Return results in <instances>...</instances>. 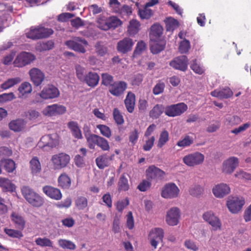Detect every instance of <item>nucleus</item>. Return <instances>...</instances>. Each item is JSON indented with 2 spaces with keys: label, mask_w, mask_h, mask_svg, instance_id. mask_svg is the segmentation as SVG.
I'll list each match as a JSON object with an SVG mask.
<instances>
[{
  "label": "nucleus",
  "mask_w": 251,
  "mask_h": 251,
  "mask_svg": "<svg viewBox=\"0 0 251 251\" xmlns=\"http://www.w3.org/2000/svg\"><path fill=\"white\" fill-rule=\"evenodd\" d=\"M21 191L25 200L33 206L39 207L43 204V199L28 186H23Z\"/></svg>",
  "instance_id": "1"
},
{
  "label": "nucleus",
  "mask_w": 251,
  "mask_h": 251,
  "mask_svg": "<svg viewBox=\"0 0 251 251\" xmlns=\"http://www.w3.org/2000/svg\"><path fill=\"white\" fill-rule=\"evenodd\" d=\"M53 31L51 28L42 26L31 27L30 30L25 34L27 38L33 40L47 38L51 35Z\"/></svg>",
  "instance_id": "2"
},
{
  "label": "nucleus",
  "mask_w": 251,
  "mask_h": 251,
  "mask_svg": "<svg viewBox=\"0 0 251 251\" xmlns=\"http://www.w3.org/2000/svg\"><path fill=\"white\" fill-rule=\"evenodd\" d=\"M65 44L70 49L84 53L86 51L85 47H86L88 43L85 39L81 37H74L72 39L66 41Z\"/></svg>",
  "instance_id": "3"
},
{
  "label": "nucleus",
  "mask_w": 251,
  "mask_h": 251,
  "mask_svg": "<svg viewBox=\"0 0 251 251\" xmlns=\"http://www.w3.org/2000/svg\"><path fill=\"white\" fill-rule=\"evenodd\" d=\"M204 155L200 152L196 151L185 155L183 158V162L187 166L194 167L203 163Z\"/></svg>",
  "instance_id": "4"
},
{
  "label": "nucleus",
  "mask_w": 251,
  "mask_h": 251,
  "mask_svg": "<svg viewBox=\"0 0 251 251\" xmlns=\"http://www.w3.org/2000/svg\"><path fill=\"white\" fill-rule=\"evenodd\" d=\"M70 161V156L65 153H60L53 155L51 159L53 169L55 170H61L65 168L69 163Z\"/></svg>",
  "instance_id": "5"
},
{
  "label": "nucleus",
  "mask_w": 251,
  "mask_h": 251,
  "mask_svg": "<svg viewBox=\"0 0 251 251\" xmlns=\"http://www.w3.org/2000/svg\"><path fill=\"white\" fill-rule=\"evenodd\" d=\"M188 109L187 105L183 102L168 105L165 108V114L171 117L181 115Z\"/></svg>",
  "instance_id": "6"
},
{
  "label": "nucleus",
  "mask_w": 251,
  "mask_h": 251,
  "mask_svg": "<svg viewBox=\"0 0 251 251\" xmlns=\"http://www.w3.org/2000/svg\"><path fill=\"white\" fill-rule=\"evenodd\" d=\"M35 59V56L33 54L25 51L20 53L13 61L14 66L16 67H24Z\"/></svg>",
  "instance_id": "7"
},
{
  "label": "nucleus",
  "mask_w": 251,
  "mask_h": 251,
  "mask_svg": "<svg viewBox=\"0 0 251 251\" xmlns=\"http://www.w3.org/2000/svg\"><path fill=\"white\" fill-rule=\"evenodd\" d=\"M179 189L174 183H168L162 188L161 195L165 199H172L177 198L179 194Z\"/></svg>",
  "instance_id": "8"
},
{
  "label": "nucleus",
  "mask_w": 251,
  "mask_h": 251,
  "mask_svg": "<svg viewBox=\"0 0 251 251\" xmlns=\"http://www.w3.org/2000/svg\"><path fill=\"white\" fill-rule=\"evenodd\" d=\"M146 178L151 181L157 182L162 180L165 175V173L158 167L151 165L146 170Z\"/></svg>",
  "instance_id": "9"
},
{
  "label": "nucleus",
  "mask_w": 251,
  "mask_h": 251,
  "mask_svg": "<svg viewBox=\"0 0 251 251\" xmlns=\"http://www.w3.org/2000/svg\"><path fill=\"white\" fill-rule=\"evenodd\" d=\"M245 204V200L242 197H233L228 198L226 202L227 207L229 211L233 214L240 211Z\"/></svg>",
  "instance_id": "10"
},
{
  "label": "nucleus",
  "mask_w": 251,
  "mask_h": 251,
  "mask_svg": "<svg viewBox=\"0 0 251 251\" xmlns=\"http://www.w3.org/2000/svg\"><path fill=\"white\" fill-rule=\"evenodd\" d=\"M66 112V107L63 105L53 104L48 105L42 110L44 115L47 117H52L57 115H62Z\"/></svg>",
  "instance_id": "11"
},
{
  "label": "nucleus",
  "mask_w": 251,
  "mask_h": 251,
  "mask_svg": "<svg viewBox=\"0 0 251 251\" xmlns=\"http://www.w3.org/2000/svg\"><path fill=\"white\" fill-rule=\"evenodd\" d=\"M58 144V140L56 134L46 135L42 137L39 142L38 146L43 149L48 147L53 148Z\"/></svg>",
  "instance_id": "12"
},
{
  "label": "nucleus",
  "mask_w": 251,
  "mask_h": 251,
  "mask_svg": "<svg viewBox=\"0 0 251 251\" xmlns=\"http://www.w3.org/2000/svg\"><path fill=\"white\" fill-rule=\"evenodd\" d=\"M39 95L44 100L53 99L59 96L60 92L55 86L49 84L43 88Z\"/></svg>",
  "instance_id": "13"
},
{
  "label": "nucleus",
  "mask_w": 251,
  "mask_h": 251,
  "mask_svg": "<svg viewBox=\"0 0 251 251\" xmlns=\"http://www.w3.org/2000/svg\"><path fill=\"white\" fill-rule=\"evenodd\" d=\"M180 218V210L177 207H174L167 212L165 221L169 226H175L178 224Z\"/></svg>",
  "instance_id": "14"
},
{
  "label": "nucleus",
  "mask_w": 251,
  "mask_h": 251,
  "mask_svg": "<svg viewBox=\"0 0 251 251\" xmlns=\"http://www.w3.org/2000/svg\"><path fill=\"white\" fill-rule=\"evenodd\" d=\"M203 220L207 222L212 227L213 230H221L222 223L219 218L212 211L205 212L202 216Z\"/></svg>",
  "instance_id": "15"
},
{
  "label": "nucleus",
  "mask_w": 251,
  "mask_h": 251,
  "mask_svg": "<svg viewBox=\"0 0 251 251\" xmlns=\"http://www.w3.org/2000/svg\"><path fill=\"white\" fill-rule=\"evenodd\" d=\"M28 74L30 80L35 86H40L45 79V74L37 68L31 69L28 72Z\"/></svg>",
  "instance_id": "16"
},
{
  "label": "nucleus",
  "mask_w": 251,
  "mask_h": 251,
  "mask_svg": "<svg viewBox=\"0 0 251 251\" xmlns=\"http://www.w3.org/2000/svg\"><path fill=\"white\" fill-rule=\"evenodd\" d=\"M164 237V231L161 228H154L150 231L149 235L151 245L156 248L157 244L162 242Z\"/></svg>",
  "instance_id": "17"
},
{
  "label": "nucleus",
  "mask_w": 251,
  "mask_h": 251,
  "mask_svg": "<svg viewBox=\"0 0 251 251\" xmlns=\"http://www.w3.org/2000/svg\"><path fill=\"white\" fill-rule=\"evenodd\" d=\"M170 65L175 69L185 71L187 69V57L185 55L176 57L170 62Z\"/></svg>",
  "instance_id": "18"
},
{
  "label": "nucleus",
  "mask_w": 251,
  "mask_h": 251,
  "mask_svg": "<svg viewBox=\"0 0 251 251\" xmlns=\"http://www.w3.org/2000/svg\"><path fill=\"white\" fill-rule=\"evenodd\" d=\"M239 161L237 158L231 157L224 161L223 163L222 171L226 174H231L238 166Z\"/></svg>",
  "instance_id": "19"
},
{
  "label": "nucleus",
  "mask_w": 251,
  "mask_h": 251,
  "mask_svg": "<svg viewBox=\"0 0 251 251\" xmlns=\"http://www.w3.org/2000/svg\"><path fill=\"white\" fill-rule=\"evenodd\" d=\"M134 44V42L132 39L126 37L118 43L117 49L118 51L126 53L131 50Z\"/></svg>",
  "instance_id": "20"
},
{
  "label": "nucleus",
  "mask_w": 251,
  "mask_h": 251,
  "mask_svg": "<svg viewBox=\"0 0 251 251\" xmlns=\"http://www.w3.org/2000/svg\"><path fill=\"white\" fill-rule=\"evenodd\" d=\"M126 88L127 84L125 82L116 81L109 88V91L113 96H120L124 93Z\"/></svg>",
  "instance_id": "21"
},
{
  "label": "nucleus",
  "mask_w": 251,
  "mask_h": 251,
  "mask_svg": "<svg viewBox=\"0 0 251 251\" xmlns=\"http://www.w3.org/2000/svg\"><path fill=\"white\" fill-rule=\"evenodd\" d=\"M214 195L218 198H223L230 192L229 186L224 183L217 184L212 189Z\"/></svg>",
  "instance_id": "22"
},
{
  "label": "nucleus",
  "mask_w": 251,
  "mask_h": 251,
  "mask_svg": "<svg viewBox=\"0 0 251 251\" xmlns=\"http://www.w3.org/2000/svg\"><path fill=\"white\" fill-rule=\"evenodd\" d=\"M32 91V86L28 82H24L18 88V97L22 100L26 99Z\"/></svg>",
  "instance_id": "23"
},
{
  "label": "nucleus",
  "mask_w": 251,
  "mask_h": 251,
  "mask_svg": "<svg viewBox=\"0 0 251 251\" xmlns=\"http://www.w3.org/2000/svg\"><path fill=\"white\" fill-rule=\"evenodd\" d=\"M43 191L48 197L52 199L59 200L62 198V194L58 188L47 185L43 187Z\"/></svg>",
  "instance_id": "24"
},
{
  "label": "nucleus",
  "mask_w": 251,
  "mask_h": 251,
  "mask_svg": "<svg viewBox=\"0 0 251 251\" xmlns=\"http://www.w3.org/2000/svg\"><path fill=\"white\" fill-rule=\"evenodd\" d=\"M99 80L100 77L97 73L90 72L85 75L82 82H85L90 87H94L98 84Z\"/></svg>",
  "instance_id": "25"
},
{
  "label": "nucleus",
  "mask_w": 251,
  "mask_h": 251,
  "mask_svg": "<svg viewBox=\"0 0 251 251\" xmlns=\"http://www.w3.org/2000/svg\"><path fill=\"white\" fill-rule=\"evenodd\" d=\"M211 95L220 99H227L233 95V92L229 88L226 87L212 91Z\"/></svg>",
  "instance_id": "26"
},
{
  "label": "nucleus",
  "mask_w": 251,
  "mask_h": 251,
  "mask_svg": "<svg viewBox=\"0 0 251 251\" xmlns=\"http://www.w3.org/2000/svg\"><path fill=\"white\" fill-rule=\"evenodd\" d=\"M151 38L150 49L153 54H157L164 49L165 43L163 40H155L153 37Z\"/></svg>",
  "instance_id": "27"
},
{
  "label": "nucleus",
  "mask_w": 251,
  "mask_h": 251,
  "mask_svg": "<svg viewBox=\"0 0 251 251\" xmlns=\"http://www.w3.org/2000/svg\"><path fill=\"white\" fill-rule=\"evenodd\" d=\"M29 168L33 175L36 176L41 172L42 167L39 159L37 157H33L30 160L29 162Z\"/></svg>",
  "instance_id": "28"
},
{
  "label": "nucleus",
  "mask_w": 251,
  "mask_h": 251,
  "mask_svg": "<svg viewBox=\"0 0 251 251\" xmlns=\"http://www.w3.org/2000/svg\"><path fill=\"white\" fill-rule=\"evenodd\" d=\"M26 124V122L24 120L18 119L11 121L9 124V126L10 129L16 132H19L25 129Z\"/></svg>",
  "instance_id": "29"
},
{
  "label": "nucleus",
  "mask_w": 251,
  "mask_h": 251,
  "mask_svg": "<svg viewBox=\"0 0 251 251\" xmlns=\"http://www.w3.org/2000/svg\"><path fill=\"white\" fill-rule=\"evenodd\" d=\"M135 103V95L131 92H128L126 95V99L125 100V104L127 110L129 113L133 112L134 109Z\"/></svg>",
  "instance_id": "30"
},
{
  "label": "nucleus",
  "mask_w": 251,
  "mask_h": 251,
  "mask_svg": "<svg viewBox=\"0 0 251 251\" xmlns=\"http://www.w3.org/2000/svg\"><path fill=\"white\" fill-rule=\"evenodd\" d=\"M68 126L71 130L73 136L78 139L82 138V134L81 131L78 126L77 122L75 121H71L68 123Z\"/></svg>",
  "instance_id": "31"
},
{
  "label": "nucleus",
  "mask_w": 251,
  "mask_h": 251,
  "mask_svg": "<svg viewBox=\"0 0 251 251\" xmlns=\"http://www.w3.org/2000/svg\"><path fill=\"white\" fill-rule=\"evenodd\" d=\"M58 183L62 189H68L71 185V180L67 174L62 173L58 178Z\"/></svg>",
  "instance_id": "32"
},
{
  "label": "nucleus",
  "mask_w": 251,
  "mask_h": 251,
  "mask_svg": "<svg viewBox=\"0 0 251 251\" xmlns=\"http://www.w3.org/2000/svg\"><path fill=\"white\" fill-rule=\"evenodd\" d=\"M11 219L16 227L21 229L25 228V221L21 215L16 212H13L11 215Z\"/></svg>",
  "instance_id": "33"
},
{
  "label": "nucleus",
  "mask_w": 251,
  "mask_h": 251,
  "mask_svg": "<svg viewBox=\"0 0 251 251\" xmlns=\"http://www.w3.org/2000/svg\"><path fill=\"white\" fill-rule=\"evenodd\" d=\"M0 187L4 192H13L16 188L11 180L4 177H0Z\"/></svg>",
  "instance_id": "34"
},
{
  "label": "nucleus",
  "mask_w": 251,
  "mask_h": 251,
  "mask_svg": "<svg viewBox=\"0 0 251 251\" xmlns=\"http://www.w3.org/2000/svg\"><path fill=\"white\" fill-rule=\"evenodd\" d=\"M22 79L20 77L10 78L1 84V88L4 90H6L20 83Z\"/></svg>",
  "instance_id": "35"
},
{
  "label": "nucleus",
  "mask_w": 251,
  "mask_h": 251,
  "mask_svg": "<svg viewBox=\"0 0 251 251\" xmlns=\"http://www.w3.org/2000/svg\"><path fill=\"white\" fill-rule=\"evenodd\" d=\"M111 159L107 155H103L98 157L96 159V162L100 169H103L109 165Z\"/></svg>",
  "instance_id": "36"
},
{
  "label": "nucleus",
  "mask_w": 251,
  "mask_h": 251,
  "mask_svg": "<svg viewBox=\"0 0 251 251\" xmlns=\"http://www.w3.org/2000/svg\"><path fill=\"white\" fill-rule=\"evenodd\" d=\"M165 111V108L162 105L156 104L150 112V116L153 119L158 118Z\"/></svg>",
  "instance_id": "37"
},
{
  "label": "nucleus",
  "mask_w": 251,
  "mask_h": 251,
  "mask_svg": "<svg viewBox=\"0 0 251 251\" xmlns=\"http://www.w3.org/2000/svg\"><path fill=\"white\" fill-rule=\"evenodd\" d=\"M194 143V138L189 135L185 136L183 139L179 140L176 145L179 147L185 148L190 146Z\"/></svg>",
  "instance_id": "38"
},
{
  "label": "nucleus",
  "mask_w": 251,
  "mask_h": 251,
  "mask_svg": "<svg viewBox=\"0 0 251 251\" xmlns=\"http://www.w3.org/2000/svg\"><path fill=\"white\" fill-rule=\"evenodd\" d=\"M190 68L195 73L199 75H201L204 72V67L196 59L191 62Z\"/></svg>",
  "instance_id": "39"
},
{
  "label": "nucleus",
  "mask_w": 251,
  "mask_h": 251,
  "mask_svg": "<svg viewBox=\"0 0 251 251\" xmlns=\"http://www.w3.org/2000/svg\"><path fill=\"white\" fill-rule=\"evenodd\" d=\"M0 163L3 165L4 169L8 173L13 172L16 169L15 163L11 159L1 160Z\"/></svg>",
  "instance_id": "40"
},
{
  "label": "nucleus",
  "mask_w": 251,
  "mask_h": 251,
  "mask_svg": "<svg viewBox=\"0 0 251 251\" xmlns=\"http://www.w3.org/2000/svg\"><path fill=\"white\" fill-rule=\"evenodd\" d=\"M58 243L59 246L64 249L75 250L76 249L75 245L70 240L60 239L58 240Z\"/></svg>",
  "instance_id": "41"
},
{
  "label": "nucleus",
  "mask_w": 251,
  "mask_h": 251,
  "mask_svg": "<svg viewBox=\"0 0 251 251\" xmlns=\"http://www.w3.org/2000/svg\"><path fill=\"white\" fill-rule=\"evenodd\" d=\"M140 24L138 21L136 20H132L129 22L128 27V32L130 35H134L136 34L139 30Z\"/></svg>",
  "instance_id": "42"
},
{
  "label": "nucleus",
  "mask_w": 251,
  "mask_h": 251,
  "mask_svg": "<svg viewBox=\"0 0 251 251\" xmlns=\"http://www.w3.org/2000/svg\"><path fill=\"white\" fill-rule=\"evenodd\" d=\"M169 140V132L167 130L162 131L159 135L157 146L158 148H162L165 145Z\"/></svg>",
  "instance_id": "43"
},
{
  "label": "nucleus",
  "mask_w": 251,
  "mask_h": 251,
  "mask_svg": "<svg viewBox=\"0 0 251 251\" xmlns=\"http://www.w3.org/2000/svg\"><path fill=\"white\" fill-rule=\"evenodd\" d=\"M4 231L6 234L12 238L20 239L23 237L22 232L18 230L5 228Z\"/></svg>",
  "instance_id": "44"
},
{
  "label": "nucleus",
  "mask_w": 251,
  "mask_h": 251,
  "mask_svg": "<svg viewBox=\"0 0 251 251\" xmlns=\"http://www.w3.org/2000/svg\"><path fill=\"white\" fill-rule=\"evenodd\" d=\"M96 53L100 56H103L107 53V48L100 42H97L95 46Z\"/></svg>",
  "instance_id": "45"
},
{
  "label": "nucleus",
  "mask_w": 251,
  "mask_h": 251,
  "mask_svg": "<svg viewBox=\"0 0 251 251\" xmlns=\"http://www.w3.org/2000/svg\"><path fill=\"white\" fill-rule=\"evenodd\" d=\"M99 137L100 136L94 134L86 137L89 148L91 149L95 148V145H97Z\"/></svg>",
  "instance_id": "46"
},
{
  "label": "nucleus",
  "mask_w": 251,
  "mask_h": 251,
  "mask_svg": "<svg viewBox=\"0 0 251 251\" xmlns=\"http://www.w3.org/2000/svg\"><path fill=\"white\" fill-rule=\"evenodd\" d=\"M53 42L49 41L47 42L38 43L36 46V49L40 51L50 50L53 47Z\"/></svg>",
  "instance_id": "47"
},
{
  "label": "nucleus",
  "mask_w": 251,
  "mask_h": 251,
  "mask_svg": "<svg viewBox=\"0 0 251 251\" xmlns=\"http://www.w3.org/2000/svg\"><path fill=\"white\" fill-rule=\"evenodd\" d=\"M122 24V21L115 16H111L108 18L109 29L110 28H115L121 25Z\"/></svg>",
  "instance_id": "48"
},
{
  "label": "nucleus",
  "mask_w": 251,
  "mask_h": 251,
  "mask_svg": "<svg viewBox=\"0 0 251 251\" xmlns=\"http://www.w3.org/2000/svg\"><path fill=\"white\" fill-rule=\"evenodd\" d=\"M191 48L190 43L189 40L184 39L181 41L179 46V51L181 53H187Z\"/></svg>",
  "instance_id": "49"
},
{
  "label": "nucleus",
  "mask_w": 251,
  "mask_h": 251,
  "mask_svg": "<svg viewBox=\"0 0 251 251\" xmlns=\"http://www.w3.org/2000/svg\"><path fill=\"white\" fill-rule=\"evenodd\" d=\"M36 244L41 247H52V242L49 239L44 238H38L35 240Z\"/></svg>",
  "instance_id": "50"
},
{
  "label": "nucleus",
  "mask_w": 251,
  "mask_h": 251,
  "mask_svg": "<svg viewBox=\"0 0 251 251\" xmlns=\"http://www.w3.org/2000/svg\"><path fill=\"white\" fill-rule=\"evenodd\" d=\"M163 28L158 24H154L151 27V36L159 37L162 33Z\"/></svg>",
  "instance_id": "51"
},
{
  "label": "nucleus",
  "mask_w": 251,
  "mask_h": 251,
  "mask_svg": "<svg viewBox=\"0 0 251 251\" xmlns=\"http://www.w3.org/2000/svg\"><path fill=\"white\" fill-rule=\"evenodd\" d=\"M113 77L107 74L103 73L101 75V83L102 84L106 86H109L113 83Z\"/></svg>",
  "instance_id": "52"
},
{
  "label": "nucleus",
  "mask_w": 251,
  "mask_h": 251,
  "mask_svg": "<svg viewBox=\"0 0 251 251\" xmlns=\"http://www.w3.org/2000/svg\"><path fill=\"white\" fill-rule=\"evenodd\" d=\"M119 190L120 191H127L129 189V184L127 179L124 176H122L118 182Z\"/></svg>",
  "instance_id": "53"
},
{
  "label": "nucleus",
  "mask_w": 251,
  "mask_h": 251,
  "mask_svg": "<svg viewBox=\"0 0 251 251\" xmlns=\"http://www.w3.org/2000/svg\"><path fill=\"white\" fill-rule=\"evenodd\" d=\"M76 206L80 210L85 208L88 205L87 199L84 197H78L75 201Z\"/></svg>",
  "instance_id": "54"
},
{
  "label": "nucleus",
  "mask_w": 251,
  "mask_h": 251,
  "mask_svg": "<svg viewBox=\"0 0 251 251\" xmlns=\"http://www.w3.org/2000/svg\"><path fill=\"white\" fill-rule=\"evenodd\" d=\"M178 22L176 20L172 18H169L166 21V28L167 31H173L177 27Z\"/></svg>",
  "instance_id": "55"
},
{
  "label": "nucleus",
  "mask_w": 251,
  "mask_h": 251,
  "mask_svg": "<svg viewBox=\"0 0 251 251\" xmlns=\"http://www.w3.org/2000/svg\"><path fill=\"white\" fill-rule=\"evenodd\" d=\"M139 14L142 19H148L152 15L153 13L152 10L146 5L143 9H139Z\"/></svg>",
  "instance_id": "56"
},
{
  "label": "nucleus",
  "mask_w": 251,
  "mask_h": 251,
  "mask_svg": "<svg viewBox=\"0 0 251 251\" xmlns=\"http://www.w3.org/2000/svg\"><path fill=\"white\" fill-rule=\"evenodd\" d=\"M151 186V181L147 179L141 182L137 186V188L141 192H145L150 189Z\"/></svg>",
  "instance_id": "57"
},
{
  "label": "nucleus",
  "mask_w": 251,
  "mask_h": 251,
  "mask_svg": "<svg viewBox=\"0 0 251 251\" xmlns=\"http://www.w3.org/2000/svg\"><path fill=\"white\" fill-rule=\"evenodd\" d=\"M97 26L99 28L102 30H108V18H104V17L99 18L97 21Z\"/></svg>",
  "instance_id": "58"
},
{
  "label": "nucleus",
  "mask_w": 251,
  "mask_h": 251,
  "mask_svg": "<svg viewBox=\"0 0 251 251\" xmlns=\"http://www.w3.org/2000/svg\"><path fill=\"white\" fill-rule=\"evenodd\" d=\"M203 191V188L199 185L192 186L189 190V193L194 197H198L201 195Z\"/></svg>",
  "instance_id": "59"
},
{
  "label": "nucleus",
  "mask_w": 251,
  "mask_h": 251,
  "mask_svg": "<svg viewBox=\"0 0 251 251\" xmlns=\"http://www.w3.org/2000/svg\"><path fill=\"white\" fill-rule=\"evenodd\" d=\"M114 119L118 125H122L124 122L123 115L117 108H114L113 112Z\"/></svg>",
  "instance_id": "60"
},
{
  "label": "nucleus",
  "mask_w": 251,
  "mask_h": 251,
  "mask_svg": "<svg viewBox=\"0 0 251 251\" xmlns=\"http://www.w3.org/2000/svg\"><path fill=\"white\" fill-rule=\"evenodd\" d=\"M97 128L100 130V133L104 136L109 138L111 136V130L106 126L103 125H98Z\"/></svg>",
  "instance_id": "61"
},
{
  "label": "nucleus",
  "mask_w": 251,
  "mask_h": 251,
  "mask_svg": "<svg viewBox=\"0 0 251 251\" xmlns=\"http://www.w3.org/2000/svg\"><path fill=\"white\" fill-rule=\"evenodd\" d=\"M97 146L103 151H108L110 149L108 141L101 136L99 138Z\"/></svg>",
  "instance_id": "62"
},
{
  "label": "nucleus",
  "mask_w": 251,
  "mask_h": 251,
  "mask_svg": "<svg viewBox=\"0 0 251 251\" xmlns=\"http://www.w3.org/2000/svg\"><path fill=\"white\" fill-rule=\"evenodd\" d=\"M40 114V113L34 109H30L26 113V118L30 121H34L37 119Z\"/></svg>",
  "instance_id": "63"
},
{
  "label": "nucleus",
  "mask_w": 251,
  "mask_h": 251,
  "mask_svg": "<svg viewBox=\"0 0 251 251\" xmlns=\"http://www.w3.org/2000/svg\"><path fill=\"white\" fill-rule=\"evenodd\" d=\"M234 176L239 179L251 180V174L245 172L242 170L237 171Z\"/></svg>",
  "instance_id": "64"
}]
</instances>
